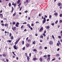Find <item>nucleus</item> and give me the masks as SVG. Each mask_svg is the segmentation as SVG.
I'll use <instances>...</instances> for the list:
<instances>
[{
    "instance_id": "obj_50",
    "label": "nucleus",
    "mask_w": 62,
    "mask_h": 62,
    "mask_svg": "<svg viewBox=\"0 0 62 62\" xmlns=\"http://www.w3.org/2000/svg\"><path fill=\"white\" fill-rule=\"evenodd\" d=\"M20 39H21L20 38H19V39H18V40L17 41H18V42L20 40Z\"/></svg>"
},
{
    "instance_id": "obj_56",
    "label": "nucleus",
    "mask_w": 62,
    "mask_h": 62,
    "mask_svg": "<svg viewBox=\"0 0 62 62\" xmlns=\"http://www.w3.org/2000/svg\"><path fill=\"white\" fill-rule=\"evenodd\" d=\"M57 46H59V43H57Z\"/></svg>"
},
{
    "instance_id": "obj_28",
    "label": "nucleus",
    "mask_w": 62,
    "mask_h": 62,
    "mask_svg": "<svg viewBox=\"0 0 62 62\" xmlns=\"http://www.w3.org/2000/svg\"><path fill=\"white\" fill-rule=\"evenodd\" d=\"M40 37L41 38H42V39H43V35H42L40 36Z\"/></svg>"
},
{
    "instance_id": "obj_55",
    "label": "nucleus",
    "mask_w": 62,
    "mask_h": 62,
    "mask_svg": "<svg viewBox=\"0 0 62 62\" xmlns=\"http://www.w3.org/2000/svg\"><path fill=\"white\" fill-rule=\"evenodd\" d=\"M2 11H3V10H1L0 11V13H2Z\"/></svg>"
},
{
    "instance_id": "obj_32",
    "label": "nucleus",
    "mask_w": 62,
    "mask_h": 62,
    "mask_svg": "<svg viewBox=\"0 0 62 62\" xmlns=\"http://www.w3.org/2000/svg\"><path fill=\"white\" fill-rule=\"evenodd\" d=\"M15 26H16V27H18L19 26V25H17V24H15Z\"/></svg>"
},
{
    "instance_id": "obj_45",
    "label": "nucleus",
    "mask_w": 62,
    "mask_h": 62,
    "mask_svg": "<svg viewBox=\"0 0 62 62\" xmlns=\"http://www.w3.org/2000/svg\"><path fill=\"white\" fill-rule=\"evenodd\" d=\"M22 8V7H21L20 8V9H19L20 11H21V10Z\"/></svg>"
},
{
    "instance_id": "obj_9",
    "label": "nucleus",
    "mask_w": 62,
    "mask_h": 62,
    "mask_svg": "<svg viewBox=\"0 0 62 62\" xmlns=\"http://www.w3.org/2000/svg\"><path fill=\"white\" fill-rule=\"evenodd\" d=\"M50 28V26H47L45 27V28H46V29H48Z\"/></svg>"
},
{
    "instance_id": "obj_38",
    "label": "nucleus",
    "mask_w": 62,
    "mask_h": 62,
    "mask_svg": "<svg viewBox=\"0 0 62 62\" xmlns=\"http://www.w3.org/2000/svg\"><path fill=\"white\" fill-rule=\"evenodd\" d=\"M15 22H13V25H14V24H15Z\"/></svg>"
},
{
    "instance_id": "obj_6",
    "label": "nucleus",
    "mask_w": 62,
    "mask_h": 62,
    "mask_svg": "<svg viewBox=\"0 0 62 62\" xmlns=\"http://www.w3.org/2000/svg\"><path fill=\"white\" fill-rule=\"evenodd\" d=\"M29 46V44H28L27 43V44H26V47L27 48H28V47Z\"/></svg>"
},
{
    "instance_id": "obj_59",
    "label": "nucleus",
    "mask_w": 62,
    "mask_h": 62,
    "mask_svg": "<svg viewBox=\"0 0 62 62\" xmlns=\"http://www.w3.org/2000/svg\"><path fill=\"white\" fill-rule=\"evenodd\" d=\"M6 61H7V62H8V59H6Z\"/></svg>"
},
{
    "instance_id": "obj_36",
    "label": "nucleus",
    "mask_w": 62,
    "mask_h": 62,
    "mask_svg": "<svg viewBox=\"0 0 62 62\" xmlns=\"http://www.w3.org/2000/svg\"><path fill=\"white\" fill-rule=\"evenodd\" d=\"M25 55L26 56V57H27V56H27V53H25Z\"/></svg>"
},
{
    "instance_id": "obj_17",
    "label": "nucleus",
    "mask_w": 62,
    "mask_h": 62,
    "mask_svg": "<svg viewBox=\"0 0 62 62\" xmlns=\"http://www.w3.org/2000/svg\"><path fill=\"white\" fill-rule=\"evenodd\" d=\"M4 25L5 26H7V27H8V23H7V24H4Z\"/></svg>"
},
{
    "instance_id": "obj_40",
    "label": "nucleus",
    "mask_w": 62,
    "mask_h": 62,
    "mask_svg": "<svg viewBox=\"0 0 62 62\" xmlns=\"http://www.w3.org/2000/svg\"><path fill=\"white\" fill-rule=\"evenodd\" d=\"M21 3H20L18 5V7H20V6H21Z\"/></svg>"
},
{
    "instance_id": "obj_58",
    "label": "nucleus",
    "mask_w": 62,
    "mask_h": 62,
    "mask_svg": "<svg viewBox=\"0 0 62 62\" xmlns=\"http://www.w3.org/2000/svg\"><path fill=\"white\" fill-rule=\"evenodd\" d=\"M16 24H17V25H19V23L18 22H17L16 23Z\"/></svg>"
},
{
    "instance_id": "obj_15",
    "label": "nucleus",
    "mask_w": 62,
    "mask_h": 62,
    "mask_svg": "<svg viewBox=\"0 0 62 62\" xmlns=\"http://www.w3.org/2000/svg\"><path fill=\"white\" fill-rule=\"evenodd\" d=\"M37 59V58H33V59H32L33 61H35V60H36Z\"/></svg>"
},
{
    "instance_id": "obj_1",
    "label": "nucleus",
    "mask_w": 62,
    "mask_h": 62,
    "mask_svg": "<svg viewBox=\"0 0 62 62\" xmlns=\"http://www.w3.org/2000/svg\"><path fill=\"white\" fill-rule=\"evenodd\" d=\"M12 30L14 31H16V27H13V26H12Z\"/></svg>"
},
{
    "instance_id": "obj_46",
    "label": "nucleus",
    "mask_w": 62,
    "mask_h": 62,
    "mask_svg": "<svg viewBox=\"0 0 62 62\" xmlns=\"http://www.w3.org/2000/svg\"><path fill=\"white\" fill-rule=\"evenodd\" d=\"M45 49V50H46V49H47V47H45L44 48Z\"/></svg>"
},
{
    "instance_id": "obj_7",
    "label": "nucleus",
    "mask_w": 62,
    "mask_h": 62,
    "mask_svg": "<svg viewBox=\"0 0 62 62\" xmlns=\"http://www.w3.org/2000/svg\"><path fill=\"white\" fill-rule=\"evenodd\" d=\"M12 5H13V6L14 5V7L15 8V7H16V3H14V2H13L12 3Z\"/></svg>"
},
{
    "instance_id": "obj_47",
    "label": "nucleus",
    "mask_w": 62,
    "mask_h": 62,
    "mask_svg": "<svg viewBox=\"0 0 62 62\" xmlns=\"http://www.w3.org/2000/svg\"><path fill=\"white\" fill-rule=\"evenodd\" d=\"M23 25H22V26L21 27V29H23Z\"/></svg>"
},
{
    "instance_id": "obj_49",
    "label": "nucleus",
    "mask_w": 62,
    "mask_h": 62,
    "mask_svg": "<svg viewBox=\"0 0 62 62\" xmlns=\"http://www.w3.org/2000/svg\"><path fill=\"white\" fill-rule=\"evenodd\" d=\"M58 37L59 38V39H61V38L60 36H59Z\"/></svg>"
},
{
    "instance_id": "obj_8",
    "label": "nucleus",
    "mask_w": 62,
    "mask_h": 62,
    "mask_svg": "<svg viewBox=\"0 0 62 62\" xmlns=\"http://www.w3.org/2000/svg\"><path fill=\"white\" fill-rule=\"evenodd\" d=\"M43 27H42L41 28V29L39 30V31L40 32H41V31H42L43 30Z\"/></svg>"
},
{
    "instance_id": "obj_3",
    "label": "nucleus",
    "mask_w": 62,
    "mask_h": 62,
    "mask_svg": "<svg viewBox=\"0 0 62 62\" xmlns=\"http://www.w3.org/2000/svg\"><path fill=\"white\" fill-rule=\"evenodd\" d=\"M49 44H50V45H52V44H53V42L51 40L49 42Z\"/></svg>"
},
{
    "instance_id": "obj_37",
    "label": "nucleus",
    "mask_w": 62,
    "mask_h": 62,
    "mask_svg": "<svg viewBox=\"0 0 62 62\" xmlns=\"http://www.w3.org/2000/svg\"><path fill=\"white\" fill-rule=\"evenodd\" d=\"M51 25H52L53 26H54V23H52Z\"/></svg>"
},
{
    "instance_id": "obj_4",
    "label": "nucleus",
    "mask_w": 62,
    "mask_h": 62,
    "mask_svg": "<svg viewBox=\"0 0 62 62\" xmlns=\"http://www.w3.org/2000/svg\"><path fill=\"white\" fill-rule=\"evenodd\" d=\"M13 48H14V49H15L16 50H17V47H16V45H15L14 46H13Z\"/></svg>"
},
{
    "instance_id": "obj_44",
    "label": "nucleus",
    "mask_w": 62,
    "mask_h": 62,
    "mask_svg": "<svg viewBox=\"0 0 62 62\" xmlns=\"http://www.w3.org/2000/svg\"><path fill=\"white\" fill-rule=\"evenodd\" d=\"M62 14H60V17H62Z\"/></svg>"
},
{
    "instance_id": "obj_27",
    "label": "nucleus",
    "mask_w": 62,
    "mask_h": 62,
    "mask_svg": "<svg viewBox=\"0 0 62 62\" xmlns=\"http://www.w3.org/2000/svg\"><path fill=\"white\" fill-rule=\"evenodd\" d=\"M54 15L55 16H57V15H58V14L57 13H54Z\"/></svg>"
},
{
    "instance_id": "obj_22",
    "label": "nucleus",
    "mask_w": 62,
    "mask_h": 62,
    "mask_svg": "<svg viewBox=\"0 0 62 62\" xmlns=\"http://www.w3.org/2000/svg\"><path fill=\"white\" fill-rule=\"evenodd\" d=\"M33 50V52H37V50L36 49H34V50Z\"/></svg>"
},
{
    "instance_id": "obj_52",
    "label": "nucleus",
    "mask_w": 62,
    "mask_h": 62,
    "mask_svg": "<svg viewBox=\"0 0 62 62\" xmlns=\"http://www.w3.org/2000/svg\"><path fill=\"white\" fill-rule=\"evenodd\" d=\"M44 34H45V33H46V31H44Z\"/></svg>"
},
{
    "instance_id": "obj_25",
    "label": "nucleus",
    "mask_w": 62,
    "mask_h": 62,
    "mask_svg": "<svg viewBox=\"0 0 62 62\" xmlns=\"http://www.w3.org/2000/svg\"><path fill=\"white\" fill-rule=\"evenodd\" d=\"M36 43V41H34L32 42V44H35Z\"/></svg>"
},
{
    "instance_id": "obj_31",
    "label": "nucleus",
    "mask_w": 62,
    "mask_h": 62,
    "mask_svg": "<svg viewBox=\"0 0 62 62\" xmlns=\"http://www.w3.org/2000/svg\"><path fill=\"white\" fill-rule=\"evenodd\" d=\"M39 60L40 61H41L42 60V58H41V57L39 59Z\"/></svg>"
},
{
    "instance_id": "obj_42",
    "label": "nucleus",
    "mask_w": 62,
    "mask_h": 62,
    "mask_svg": "<svg viewBox=\"0 0 62 62\" xmlns=\"http://www.w3.org/2000/svg\"><path fill=\"white\" fill-rule=\"evenodd\" d=\"M42 52H39V53L40 54H42Z\"/></svg>"
},
{
    "instance_id": "obj_10",
    "label": "nucleus",
    "mask_w": 62,
    "mask_h": 62,
    "mask_svg": "<svg viewBox=\"0 0 62 62\" xmlns=\"http://www.w3.org/2000/svg\"><path fill=\"white\" fill-rule=\"evenodd\" d=\"M26 57H27V59L28 61H29V56H27Z\"/></svg>"
},
{
    "instance_id": "obj_24",
    "label": "nucleus",
    "mask_w": 62,
    "mask_h": 62,
    "mask_svg": "<svg viewBox=\"0 0 62 62\" xmlns=\"http://www.w3.org/2000/svg\"><path fill=\"white\" fill-rule=\"evenodd\" d=\"M43 36L44 37H46V34L45 33H43Z\"/></svg>"
},
{
    "instance_id": "obj_30",
    "label": "nucleus",
    "mask_w": 62,
    "mask_h": 62,
    "mask_svg": "<svg viewBox=\"0 0 62 62\" xmlns=\"http://www.w3.org/2000/svg\"><path fill=\"white\" fill-rule=\"evenodd\" d=\"M25 46L24 47L22 48V50H25Z\"/></svg>"
},
{
    "instance_id": "obj_57",
    "label": "nucleus",
    "mask_w": 62,
    "mask_h": 62,
    "mask_svg": "<svg viewBox=\"0 0 62 62\" xmlns=\"http://www.w3.org/2000/svg\"><path fill=\"white\" fill-rule=\"evenodd\" d=\"M58 21L57 20L56 21V22H55V23H58Z\"/></svg>"
},
{
    "instance_id": "obj_35",
    "label": "nucleus",
    "mask_w": 62,
    "mask_h": 62,
    "mask_svg": "<svg viewBox=\"0 0 62 62\" xmlns=\"http://www.w3.org/2000/svg\"><path fill=\"white\" fill-rule=\"evenodd\" d=\"M40 50H41L42 49V46H40L39 48Z\"/></svg>"
},
{
    "instance_id": "obj_34",
    "label": "nucleus",
    "mask_w": 62,
    "mask_h": 62,
    "mask_svg": "<svg viewBox=\"0 0 62 62\" xmlns=\"http://www.w3.org/2000/svg\"><path fill=\"white\" fill-rule=\"evenodd\" d=\"M9 36L10 37L11 36V33H9Z\"/></svg>"
},
{
    "instance_id": "obj_64",
    "label": "nucleus",
    "mask_w": 62,
    "mask_h": 62,
    "mask_svg": "<svg viewBox=\"0 0 62 62\" xmlns=\"http://www.w3.org/2000/svg\"><path fill=\"white\" fill-rule=\"evenodd\" d=\"M19 58H18V57H17L16 58V60H18V59Z\"/></svg>"
},
{
    "instance_id": "obj_21",
    "label": "nucleus",
    "mask_w": 62,
    "mask_h": 62,
    "mask_svg": "<svg viewBox=\"0 0 62 62\" xmlns=\"http://www.w3.org/2000/svg\"><path fill=\"white\" fill-rule=\"evenodd\" d=\"M27 26H28L29 28H30V24H27Z\"/></svg>"
},
{
    "instance_id": "obj_54",
    "label": "nucleus",
    "mask_w": 62,
    "mask_h": 62,
    "mask_svg": "<svg viewBox=\"0 0 62 62\" xmlns=\"http://www.w3.org/2000/svg\"><path fill=\"white\" fill-rule=\"evenodd\" d=\"M62 21L61 20H60V23H62Z\"/></svg>"
},
{
    "instance_id": "obj_18",
    "label": "nucleus",
    "mask_w": 62,
    "mask_h": 62,
    "mask_svg": "<svg viewBox=\"0 0 62 62\" xmlns=\"http://www.w3.org/2000/svg\"><path fill=\"white\" fill-rule=\"evenodd\" d=\"M28 0H26V1H25L24 2V3H28Z\"/></svg>"
},
{
    "instance_id": "obj_39",
    "label": "nucleus",
    "mask_w": 62,
    "mask_h": 62,
    "mask_svg": "<svg viewBox=\"0 0 62 62\" xmlns=\"http://www.w3.org/2000/svg\"><path fill=\"white\" fill-rule=\"evenodd\" d=\"M1 25L2 26H4V25H4V24L3 23H2L1 24Z\"/></svg>"
},
{
    "instance_id": "obj_19",
    "label": "nucleus",
    "mask_w": 62,
    "mask_h": 62,
    "mask_svg": "<svg viewBox=\"0 0 62 62\" xmlns=\"http://www.w3.org/2000/svg\"><path fill=\"white\" fill-rule=\"evenodd\" d=\"M58 6H59V7H60V6H61V3H58Z\"/></svg>"
},
{
    "instance_id": "obj_13",
    "label": "nucleus",
    "mask_w": 62,
    "mask_h": 62,
    "mask_svg": "<svg viewBox=\"0 0 62 62\" xmlns=\"http://www.w3.org/2000/svg\"><path fill=\"white\" fill-rule=\"evenodd\" d=\"M16 12H15L13 14V16H15L16 15Z\"/></svg>"
},
{
    "instance_id": "obj_2",
    "label": "nucleus",
    "mask_w": 62,
    "mask_h": 62,
    "mask_svg": "<svg viewBox=\"0 0 62 62\" xmlns=\"http://www.w3.org/2000/svg\"><path fill=\"white\" fill-rule=\"evenodd\" d=\"M43 20L42 21L43 23L44 24L45 22H46V19H45V18L44 17L43 18Z\"/></svg>"
},
{
    "instance_id": "obj_61",
    "label": "nucleus",
    "mask_w": 62,
    "mask_h": 62,
    "mask_svg": "<svg viewBox=\"0 0 62 62\" xmlns=\"http://www.w3.org/2000/svg\"><path fill=\"white\" fill-rule=\"evenodd\" d=\"M27 31V30L26 29H25L24 30V31Z\"/></svg>"
},
{
    "instance_id": "obj_63",
    "label": "nucleus",
    "mask_w": 62,
    "mask_h": 62,
    "mask_svg": "<svg viewBox=\"0 0 62 62\" xmlns=\"http://www.w3.org/2000/svg\"><path fill=\"white\" fill-rule=\"evenodd\" d=\"M54 60H55V59H54V58L53 59H52V61H54Z\"/></svg>"
},
{
    "instance_id": "obj_12",
    "label": "nucleus",
    "mask_w": 62,
    "mask_h": 62,
    "mask_svg": "<svg viewBox=\"0 0 62 62\" xmlns=\"http://www.w3.org/2000/svg\"><path fill=\"white\" fill-rule=\"evenodd\" d=\"M10 38L11 39H13L14 38H13V36H11Z\"/></svg>"
},
{
    "instance_id": "obj_62",
    "label": "nucleus",
    "mask_w": 62,
    "mask_h": 62,
    "mask_svg": "<svg viewBox=\"0 0 62 62\" xmlns=\"http://www.w3.org/2000/svg\"><path fill=\"white\" fill-rule=\"evenodd\" d=\"M15 56H14V55H13V56H12V57L13 58H15Z\"/></svg>"
},
{
    "instance_id": "obj_51",
    "label": "nucleus",
    "mask_w": 62,
    "mask_h": 62,
    "mask_svg": "<svg viewBox=\"0 0 62 62\" xmlns=\"http://www.w3.org/2000/svg\"><path fill=\"white\" fill-rule=\"evenodd\" d=\"M27 12H28V11L26 10V11H25L24 12V13H27Z\"/></svg>"
},
{
    "instance_id": "obj_20",
    "label": "nucleus",
    "mask_w": 62,
    "mask_h": 62,
    "mask_svg": "<svg viewBox=\"0 0 62 62\" xmlns=\"http://www.w3.org/2000/svg\"><path fill=\"white\" fill-rule=\"evenodd\" d=\"M11 3H9L8 4V6L9 7H11Z\"/></svg>"
},
{
    "instance_id": "obj_26",
    "label": "nucleus",
    "mask_w": 62,
    "mask_h": 62,
    "mask_svg": "<svg viewBox=\"0 0 62 62\" xmlns=\"http://www.w3.org/2000/svg\"><path fill=\"white\" fill-rule=\"evenodd\" d=\"M20 0H18L17 1V4H19V3H20Z\"/></svg>"
},
{
    "instance_id": "obj_43",
    "label": "nucleus",
    "mask_w": 62,
    "mask_h": 62,
    "mask_svg": "<svg viewBox=\"0 0 62 62\" xmlns=\"http://www.w3.org/2000/svg\"><path fill=\"white\" fill-rule=\"evenodd\" d=\"M30 29H31V30H33V28L31 27H30Z\"/></svg>"
},
{
    "instance_id": "obj_29",
    "label": "nucleus",
    "mask_w": 62,
    "mask_h": 62,
    "mask_svg": "<svg viewBox=\"0 0 62 62\" xmlns=\"http://www.w3.org/2000/svg\"><path fill=\"white\" fill-rule=\"evenodd\" d=\"M12 53L14 55H16V54L14 53V52L13 51L12 52Z\"/></svg>"
},
{
    "instance_id": "obj_14",
    "label": "nucleus",
    "mask_w": 62,
    "mask_h": 62,
    "mask_svg": "<svg viewBox=\"0 0 62 62\" xmlns=\"http://www.w3.org/2000/svg\"><path fill=\"white\" fill-rule=\"evenodd\" d=\"M18 41H17L16 42H15V45H16V44L18 43Z\"/></svg>"
},
{
    "instance_id": "obj_16",
    "label": "nucleus",
    "mask_w": 62,
    "mask_h": 62,
    "mask_svg": "<svg viewBox=\"0 0 62 62\" xmlns=\"http://www.w3.org/2000/svg\"><path fill=\"white\" fill-rule=\"evenodd\" d=\"M2 55L4 57H6V55L5 54H2Z\"/></svg>"
},
{
    "instance_id": "obj_41",
    "label": "nucleus",
    "mask_w": 62,
    "mask_h": 62,
    "mask_svg": "<svg viewBox=\"0 0 62 62\" xmlns=\"http://www.w3.org/2000/svg\"><path fill=\"white\" fill-rule=\"evenodd\" d=\"M52 17V16L51 15H50L49 16V19H51Z\"/></svg>"
},
{
    "instance_id": "obj_33",
    "label": "nucleus",
    "mask_w": 62,
    "mask_h": 62,
    "mask_svg": "<svg viewBox=\"0 0 62 62\" xmlns=\"http://www.w3.org/2000/svg\"><path fill=\"white\" fill-rule=\"evenodd\" d=\"M24 41H22V45H23V44H24Z\"/></svg>"
},
{
    "instance_id": "obj_5",
    "label": "nucleus",
    "mask_w": 62,
    "mask_h": 62,
    "mask_svg": "<svg viewBox=\"0 0 62 62\" xmlns=\"http://www.w3.org/2000/svg\"><path fill=\"white\" fill-rule=\"evenodd\" d=\"M0 16L1 19H2V18H3V15L2 14H0Z\"/></svg>"
},
{
    "instance_id": "obj_53",
    "label": "nucleus",
    "mask_w": 62,
    "mask_h": 62,
    "mask_svg": "<svg viewBox=\"0 0 62 62\" xmlns=\"http://www.w3.org/2000/svg\"><path fill=\"white\" fill-rule=\"evenodd\" d=\"M28 20H30V17H28Z\"/></svg>"
},
{
    "instance_id": "obj_23",
    "label": "nucleus",
    "mask_w": 62,
    "mask_h": 62,
    "mask_svg": "<svg viewBox=\"0 0 62 62\" xmlns=\"http://www.w3.org/2000/svg\"><path fill=\"white\" fill-rule=\"evenodd\" d=\"M27 41H28V42H30V41H31V40L30 39H29Z\"/></svg>"
},
{
    "instance_id": "obj_11",
    "label": "nucleus",
    "mask_w": 62,
    "mask_h": 62,
    "mask_svg": "<svg viewBox=\"0 0 62 62\" xmlns=\"http://www.w3.org/2000/svg\"><path fill=\"white\" fill-rule=\"evenodd\" d=\"M50 57H48V58L47 59V61H48V62H49V61H50Z\"/></svg>"
},
{
    "instance_id": "obj_48",
    "label": "nucleus",
    "mask_w": 62,
    "mask_h": 62,
    "mask_svg": "<svg viewBox=\"0 0 62 62\" xmlns=\"http://www.w3.org/2000/svg\"><path fill=\"white\" fill-rule=\"evenodd\" d=\"M31 26H34V24L32 23L31 24Z\"/></svg>"
},
{
    "instance_id": "obj_60",
    "label": "nucleus",
    "mask_w": 62,
    "mask_h": 62,
    "mask_svg": "<svg viewBox=\"0 0 62 62\" xmlns=\"http://www.w3.org/2000/svg\"><path fill=\"white\" fill-rule=\"evenodd\" d=\"M8 41H8L9 42H11V41H11L10 40H9Z\"/></svg>"
}]
</instances>
